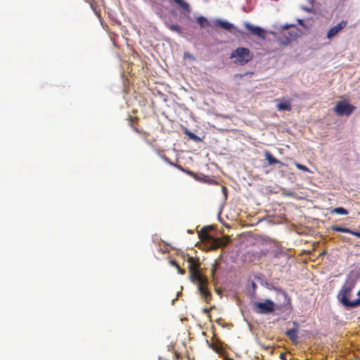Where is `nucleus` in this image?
I'll return each instance as SVG.
<instances>
[{"instance_id": "nucleus-20", "label": "nucleus", "mask_w": 360, "mask_h": 360, "mask_svg": "<svg viewBox=\"0 0 360 360\" xmlns=\"http://www.w3.org/2000/svg\"><path fill=\"white\" fill-rule=\"evenodd\" d=\"M330 214L346 215L348 214V211L346 209H345L344 207H335V208L333 209L330 211Z\"/></svg>"}, {"instance_id": "nucleus-11", "label": "nucleus", "mask_w": 360, "mask_h": 360, "mask_svg": "<svg viewBox=\"0 0 360 360\" xmlns=\"http://www.w3.org/2000/svg\"><path fill=\"white\" fill-rule=\"evenodd\" d=\"M207 284L208 283L200 284L198 286V288L202 298H203L207 303H209L212 299V294L207 288Z\"/></svg>"}, {"instance_id": "nucleus-13", "label": "nucleus", "mask_w": 360, "mask_h": 360, "mask_svg": "<svg viewBox=\"0 0 360 360\" xmlns=\"http://www.w3.org/2000/svg\"><path fill=\"white\" fill-rule=\"evenodd\" d=\"M138 120L139 119L136 117L129 116V124L133 128L134 131L140 134H145L146 133L143 131V129L142 128H139L136 126V124H135V122H137Z\"/></svg>"}, {"instance_id": "nucleus-1", "label": "nucleus", "mask_w": 360, "mask_h": 360, "mask_svg": "<svg viewBox=\"0 0 360 360\" xmlns=\"http://www.w3.org/2000/svg\"><path fill=\"white\" fill-rule=\"evenodd\" d=\"M278 32H274L277 41L281 45H288L295 41L300 36L299 29L294 25L285 24L278 28Z\"/></svg>"}, {"instance_id": "nucleus-26", "label": "nucleus", "mask_w": 360, "mask_h": 360, "mask_svg": "<svg viewBox=\"0 0 360 360\" xmlns=\"http://www.w3.org/2000/svg\"><path fill=\"white\" fill-rule=\"evenodd\" d=\"M170 264H171L172 266H175L176 269H179V265L177 264V262H176V261H174V260H172V261L170 262Z\"/></svg>"}, {"instance_id": "nucleus-14", "label": "nucleus", "mask_w": 360, "mask_h": 360, "mask_svg": "<svg viewBox=\"0 0 360 360\" xmlns=\"http://www.w3.org/2000/svg\"><path fill=\"white\" fill-rule=\"evenodd\" d=\"M297 333V329L290 328L285 332V335L292 342L297 343L298 340Z\"/></svg>"}, {"instance_id": "nucleus-2", "label": "nucleus", "mask_w": 360, "mask_h": 360, "mask_svg": "<svg viewBox=\"0 0 360 360\" xmlns=\"http://www.w3.org/2000/svg\"><path fill=\"white\" fill-rule=\"evenodd\" d=\"M355 285L356 281L353 278H347L338 295L339 301L347 309H352L360 304V298L353 301L348 299Z\"/></svg>"}, {"instance_id": "nucleus-9", "label": "nucleus", "mask_w": 360, "mask_h": 360, "mask_svg": "<svg viewBox=\"0 0 360 360\" xmlns=\"http://www.w3.org/2000/svg\"><path fill=\"white\" fill-rule=\"evenodd\" d=\"M347 25V21L342 20L336 25L332 27L327 32L326 37L328 39L334 37L338 33L342 30Z\"/></svg>"}, {"instance_id": "nucleus-18", "label": "nucleus", "mask_w": 360, "mask_h": 360, "mask_svg": "<svg viewBox=\"0 0 360 360\" xmlns=\"http://www.w3.org/2000/svg\"><path fill=\"white\" fill-rule=\"evenodd\" d=\"M196 21L200 25L201 28H205L206 27L210 26V22L209 20L204 16H199L196 18Z\"/></svg>"}, {"instance_id": "nucleus-32", "label": "nucleus", "mask_w": 360, "mask_h": 360, "mask_svg": "<svg viewBox=\"0 0 360 360\" xmlns=\"http://www.w3.org/2000/svg\"><path fill=\"white\" fill-rule=\"evenodd\" d=\"M225 360H234V359H232V358L227 357V358L225 359Z\"/></svg>"}, {"instance_id": "nucleus-27", "label": "nucleus", "mask_w": 360, "mask_h": 360, "mask_svg": "<svg viewBox=\"0 0 360 360\" xmlns=\"http://www.w3.org/2000/svg\"><path fill=\"white\" fill-rule=\"evenodd\" d=\"M210 309H207V308H205L203 309L202 311L205 314H210Z\"/></svg>"}, {"instance_id": "nucleus-25", "label": "nucleus", "mask_w": 360, "mask_h": 360, "mask_svg": "<svg viewBox=\"0 0 360 360\" xmlns=\"http://www.w3.org/2000/svg\"><path fill=\"white\" fill-rule=\"evenodd\" d=\"M349 233L360 238V232L359 231H354L351 230V232H349Z\"/></svg>"}, {"instance_id": "nucleus-5", "label": "nucleus", "mask_w": 360, "mask_h": 360, "mask_svg": "<svg viewBox=\"0 0 360 360\" xmlns=\"http://www.w3.org/2000/svg\"><path fill=\"white\" fill-rule=\"evenodd\" d=\"M253 309L257 314H271L275 311V303L271 300L264 302H255L253 303Z\"/></svg>"}, {"instance_id": "nucleus-12", "label": "nucleus", "mask_w": 360, "mask_h": 360, "mask_svg": "<svg viewBox=\"0 0 360 360\" xmlns=\"http://www.w3.org/2000/svg\"><path fill=\"white\" fill-rule=\"evenodd\" d=\"M265 159L268 161L269 165H273L276 164H279L281 165H284L283 162H281L279 160L276 158L269 151L266 150L264 152Z\"/></svg>"}, {"instance_id": "nucleus-6", "label": "nucleus", "mask_w": 360, "mask_h": 360, "mask_svg": "<svg viewBox=\"0 0 360 360\" xmlns=\"http://www.w3.org/2000/svg\"><path fill=\"white\" fill-rule=\"evenodd\" d=\"M355 109V107L346 101H338L333 110L338 115H349Z\"/></svg>"}, {"instance_id": "nucleus-22", "label": "nucleus", "mask_w": 360, "mask_h": 360, "mask_svg": "<svg viewBox=\"0 0 360 360\" xmlns=\"http://www.w3.org/2000/svg\"><path fill=\"white\" fill-rule=\"evenodd\" d=\"M184 132L186 135H187L193 141H199L200 140V139L197 135H195V134H193L187 129H185Z\"/></svg>"}, {"instance_id": "nucleus-21", "label": "nucleus", "mask_w": 360, "mask_h": 360, "mask_svg": "<svg viewBox=\"0 0 360 360\" xmlns=\"http://www.w3.org/2000/svg\"><path fill=\"white\" fill-rule=\"evenodd\" d=\"M330 229L334 231L342 232V233H349V232H351V230L349 229L341 227L338 225H333L332 226H330Z\"/></svg>"}, {"instance_id": "nucleus-17", "label": "nucleus", "mask_w": 360, "mask_h": 360, "mask_svg": "<svg viewBox=\"0 0 360 360\" xmlns=\"http://www.w3.org/2000/svg\"><path fill=\"white\" fill-rule=\"evenodd\" d=\"M262 255H265V252L262 251H261L260 252L251 251L247 252V255L250 262L259 261L261 258Z\"/></svg>"}, {"instance_id": "nucleus-7", "label": "nucleus", "mask_w": 360, "mask_h": 360, "mask_svg": "<svg viewBox=\"0 0 360 360\" xmlns=\"http://www.w3.org/2000/svg\"><path fill=\"white\" fill-rule=\"evenodd\" d=\"M243 25L246 28V30L248 31L249 34H250L252 35L257 36L262 39H265L266 32L262 27H258V26H255L248 22H245L243 23Z\"/></svg>"}, {"instance_id": "nucleus-10", "label": "nucleus", "mask_w": 360, "mask_h": 360, "mask_svg": "<svg viewBox=\"0 0 360 360\" xmlns=\"http://www.w3.org/2000/svg\"><path fill=\"white\" fill-rule=\"evenodd\" d=\"M190 278L193 282H197L198 286L202 283H208L207 279L206 277L203 276L199 270L189 272Z\"/></svg>"}, {"instance_id": "nucleus-29", "label": "nucleus", "mask_w": 360, "mask_h": 360, "mask_svg": "<svg viewBox=\"0 0 360 360\" xmlns=\"http://www.w3.org/2000/svg\"><path fill=\"white\" fill-rule=\"evenodd\" d=\"M302 9L307 11V12H311V9L309 8H307V7H302Z\"/></svg>"}, {"instance_id": "nucleus-31", "label": "nucleus", "mask_w": 360, "mask_h": 360, "mask_svg": "<svg viewBox=\"0 0 360 360\" xmlns=\"http://www.w3.org/2000/svg\"><path fill=\"white\" fill-rule=\"evenodd\" d=\"M222 190L224 192L226 191V188L225 186H222Z\"/></svg>"}, {"instance_id": "nucleus-8", "label": "nucleus", "mask_w": 360, "mask_h": 360, "mask_svg": "<svg viewBox=\"0 0 360 360\" xmlns=\"http://www.w3.org/2000/svg\"><path fill=\"white\" fill-rule=\"evenodd\" d=\"M214 25L215 26H219L221 28L229 31V32H232L233 30H234L240 34H243V32L241 30H238L232 23L229 22L226 20H224L221 19H216L214 21Z\"/></svg>"}, {"instance_id": "nucleus-4", "label": "nucleus", "mask_w": 360, "mask_h": 360, "mask_svg": "<svg viewBox=\"0 0 360 360\" xmlns=\"http://www.w3.org/2000/svg\"><path fill=\"white\" fill-rule=\"evenodd\" d=\"M230 58H235L236 63L244 65L252 59V54L248 48L238 47L232 51Z\"/></svg>"}, {"instance_id": "nucleus-23", "label": "nucleus", "mask_w": 360, "mask_h": 360, "mask_svg": "<svg viewBox=\"0 0 360 360\" xmlns=\"http://www.w3.org/2000/svg\"><path fill=\"white\" fill-rule=\"evenodd\" d=\"M295 166L297 169L307 172H311L310 169L304 165L296 162Z\"/></svg>"}, {"instance_id": "nucleus-19", "label": "nucleus", "mask_w": 360, "mask_h": 360, "mask_svg": "<svg viewBox=\"0 0 360 360\" xmlns=\"http://www.w3.org/2000/svg\"><path fill=\"white\" fill-rule=\"evenodd\" d=\"M167 27L173 32H175L178 33L179 34H182V29L179 25H173V24H169L166 23Z\"/></svg>"}, {"instance_id": "nucleus-33", "label": "nucleus", "mask_w": 360, "mask_h": 360, "mask_svg": "<svg viewBox=\"0 0 360 360\" xmlns=\"http://www.w3.org/2000/svg\"><path fill=\"white\" fill-rule=\"evenodd\" d=\"M357 295H360V290H359V292H357Z\"/></svg>"}, {"instance_id": "nucleus-3", "label": "nucleus", "mask_w": 360, "mask_h": 360, "mask_svg": "<svg viewBox=\"0 0 360 360\" xmlns=\"http://www.w3.org/2000/svg\"><path fill=\"white\" fill-rule=\"evenodd\" d=\"M198 236L201 240L211 243L212 249L224 247L231 242V239L228 236L223 238H214L212 236L208 233L207 227H203L198 231Z\"/></svg>"}, {"instance_id": "nucleus-30", "label": "nucleus", "mask_w": 360, "mask_h": 360, "mask_svg": "<svg viewBox=\"0 0 360 360\" xmlns=\"http://www.w3.org/2000/svg\"><path fill=\"white\" fill-rule=\"evenodd\" d=\"M86 1L89 2L91 7L93 8V4L90 2V0H86Z\"/></svg>"}, {"instance_id": "nucleus-15", "label": "nucleus", "mask_w": 360, "mask_h": 360, "mask_svg": "<svg viewBox=\"0 0 360 360\" xmlns=\"http://www.w3.org/2000/svg\"><path fill=\"white\" fill-rule=\"evenodd\" d=\"M188 262L189 272L199 270V263L193 257H188Z\"/></svg>"}, {"instance_id": "nucleus-34", "label": "nucleus", "mask_w": 360, "mask_h": 360, "mask_svg": "<svg viewBox=\"0 0 360 360\" xmlns=\"http://www.w3.org/2000/svg\"><path fill=\"white\" fill-rule=\"evenodd\" d=\"M302 20H299L300 23H302Z\"/></svg>"}, {"instance_id": "nucleus-28", "label": "nucleus", "mask_w": 360, "mask_h": 360, "mask_svg": "<svg viewBox=\"0 0 360 360\" xmlns=\"http://www.w3.org/2000/svg\"><path fill=\"white\" fill-rule=\"evenodd\" d=\"M178 269V271L180 274H185V270L184 269H182L179 267V269Z\"/></svg>"}, {"instance_id": "nucleus-24", "label": "nucleus", "mask_w": 360, "mask_h": 360, "mask_svg": "<svg viewBox=\"0 0 360 360\" xmlns=\"http://www.w3.org/2000/svg\"><path fill=\"white\" fill-rule=\"evenodd\" d=\"M210 348H212L215 352L219 353L221 351L220 347L215 345L214 344H209Z\"/></svg>"}, {"instance_id": "nucleus-16", "label": "nucleus", "mask_w": 360, "mask_h": 360, "mask_svg": "<svg viewBox=\"0 0 360 360\" xmlns=\"http://www.w3.org/2000/svg\"><path fill=\"white\" fill-rule=\"evenodd\" d=\"M277 109L278 110H287V111L291 110L292 105H291L290 101H285V100L281 101L277 104Z\"/></svg>"}]
</instances>
